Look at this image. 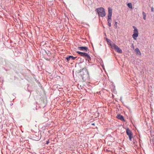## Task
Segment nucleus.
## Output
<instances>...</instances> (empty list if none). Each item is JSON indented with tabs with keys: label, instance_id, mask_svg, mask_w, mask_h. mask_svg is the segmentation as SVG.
Returning <instances> with one entry per match:
<instances>
[{
	"label": "nucleus",
	"instance_id": "nucleus-26",
	"mask_svg": "<svg viewBox=\"0 0 154 154\" xmlns=\"http://www.w3.org/2000/svg\"><path fill=\"white\" fill-rule=\"evenodd\" d=\"M78 59H81V58L80 57H78Z\"/></svg>",
	"mask_w": 154,
	"mask_h": 154
},
{
	"label": "nucleus",
	"instance_id": "nucleus-17",
	"mask_svg": "<svg viewBox=\"0 0 154 154\" xmlns=\"http://www.w3.org/2000/svg\"><path fill=\"white\" fill-rule=\"evenodd\" d=\"M77 53L79 54H80L81 56L83 52L77 51Z\"/></svg>",
	"mask_w": 154,
	"mask_h": 154
},
{
	"label": "nucleus",
	"instance_id": "nucleus-2",
	"mask_svg": "<svg viewBox=\"0 0 154 154\" xmlns=\"http://www.w3.org/2000/svg\"><path fill=\"white\" fill-rule=\"evenodd\" d=\"M110 46L112 48L115 49L117 52L119 53H122V50L115 44L113 43L112 45H110Z\"/></svg>",
	"mask_w": 154,
	"mask_h": 154
},
{
	"label": "nucleus",
	"instance_id": "nucleus-5",
	"mask_svg": "<svg viewBox=\"0 0 154 154\" xmlns=\"http://www.w3.org/2000/svg\"><path fill=\"white\" fill-rule=\"evenodd\" d=\"M138 32L137 29H134L133 32V34L132 36L134 40L137 39V37L138 36Z\"/></svg>",
	"mask_w": 154,
	"mask_h": 154
},
{
	"label": "nucleus",
	"instance_id": "nucleus-21",
	"mask_svg": "<svg viewBox=\"0 0 154 154\" xmlns=\"http://www.w3.org/2000/svg\"><path fill=\"white\" fill-rule=\"evenodd\" d=\"M133 28L134 29H137L134 26H133Z\"/></svg>",
	"mask_w": 154,
	"mask_h": 154
},
{
	"label": "nucleus",
	"instance_id": "nucleus-25",
	"mask_svg": "<svg viewBox=\"0 0 154 154\" xmlns=\"http://www.w3.org/2000/svg\"><path fill=\"white\" fill-rule=\"evenodd\" d=\"M91 125H95V124L94 123H92V124H91Z\"/></svg>",
	"mask_w": 154,
	"mask_h": 154
},
{
	"label": "nucleus",
	"instance_id": "nucleus-23",
	"mask_svg": "<svg viewBox=\"0 0 154 154\" xmlns=\"http://www.w3.org/2000/svg\"><path fill=\"white\" fill-rule=\"evenodd\" d=\"M4 69L5 71H7V70L6 69H5V68H4Z\"/></svg>",
	"mask_w": 154,
	"mask_h": 154
},
{
	"label": "nucleus",
	"instance_id": "nucleus-16",
	"mask_svg": "<svg viewBox=\"0 0 154 154\" xmlns=\"http://www.w3.org/2000/svg\"><path fill=\"white\" fill-rule=\"evenodd\" d=\"M117 22H115V23L114 24V27H115V28H117Z\"/></svg>",
	"mask_w": 154,
	"mask_h": 154
},
{
	"label": "nucleus",
	"instance_id": "nucleus-13",
	"mask_svg": "<svg viewBox=\"0 0 154 154\" xmlns=\"http://www.w3.org/2000/svg\"><path fill=\"white\" fill-rule=\"evenodd\" d=\"M142 14L143 19L144 20H146V14L144 11L143 12Z\"/></svg>",
	"mask_w": 154,
	"mask_h": 154
},
{
	"label": "nucleus",
	"instance_id": "nucleus-9",
	"mask_svg": "<svg viewBox=\"0 0 154 154\" xmlns=\"http://www.w3.org/2000/svg\"><path fill=\"white\" fill-rule=\"evenodd\" d=\"M112 13V9L110 8H108V17H111Z\"/></svg>",
	"mask_w": 154,
	"mask_h": 154
},
{
	"label": "nucleus",
	"instance_id": "nucleus-28",
	"mask_svg": "<svg viewBox=\"0 0 154 154\" xmlns=\"http://www.w3.org/2000/svg\"><path fill=\"white\" fill-rule=\"evenodd\" d=\"M91 154H93V153H91Z\"/></svg>",
	"mask_w": 154,
	"mask_h": 154
},
{
	"label": "nucleus",
	"instance_id": "nucleus-24",
	"mask_svg": "<svg viewBox=\"0 0 154 154\" xmlns=\"http://www.w3.org/2000/svg\"><path fill=\"white\" fill-rule=\"evenodd\" d=\"M104 34H105V36H106V33L105 32H104Z\"/></svg>",
	"mask_w": 154,
	"mask_h": 154
},
{
	"label": "nucleus",
	"instance_id": "nucleus-6",
	"mask_svg": "<svg viewBox=\"0 0 154 154\" xmlns=\"http://www.w3.org/2000/svg\"><path fill=\"white\" fill-rule=\"evenodd\" d=\"M78 48L80 51H87L88 50V48L87 47H79Z\"/></svg>",
	"mask_w": 154,
	"mask_h": 154
},
{
	"label": "nucleus",
	"instance_id": "nucleus-19",
	"mask_svg": "<svg viewBox=\"0 0 154 154\" xmlns=\"http://www.w3.org/2000/svg\"><path fill=\"white\" fill-rule=\"evenodd\" d=\"M153 11H154V9H153V8L152 7V8H151V11H152V12H153Z\"/></svg>",
	"mask_w": 154,
	"mask_h": 154
},
{
	"label": "nucleus",
	"instance_id": "nucleus-18",
	"mask_svg": "<svg viewBox=\"0 0 154 154\" xmlns=\"http://www.w3.org/2000/svg\"><path fill=\"white\" fill-rule=\"evenodd\" d=\"M49 143V140H48L47 141H46V144H48V143Z\"/></svg>",
	"mask_w": 154,
	"mask_h": 154
},
{
	"label": "nucleus",
	"instance_id": "nucleus-4",
	"mask_svg": "<svg viewBox=\"0 0 154 154\" xmlns=\"http://www.w3.org/2000/svg\"><path fill=\"white\" fill-rule=\"evenodd\" d=\"M81 56L83 57L86 58L87 60L88 61H89L91 60V58L88 55V54L87 53L83 52Z\"/></svg>",
	"mask_w": 154,
	"mask_h": 154
},
{
	"label": "nucleus",
	"instance_id": "nucleus-12",
	"mask_svg": "<svg viewBox=\"0 0 154 154\" xmlns=\"http://www.w3.org/2000/svg\"><path fill=\"white\" fill-rule=\"evenodd\" d=\"M111 17H108V23H111L112 22V19H111Z\"/></svg>",
	"mask_w": 154,
	"mask_h": 154
},
{
	"label": "nucleus",
	"instance_id": "nucleus-10",
	"mask_svg": "<svg viewBox=\"0 0 154 154\" xmlns=\"http://www.w3.org/2000/svg\"><path fill=\"white\" fill-rule=\"evenodd\" d=\"M117 118L118 119H120L121 120L123 121L124 122L125 121V120L124 119L123 116L120 114H119L117 115Z\"/></svg>",
	"mask_w": 154,
	"mask_h": 154
},
{
	"label": "nucleus",
	"instance_id": "nucleus-8",
	"mask_svg": "<svg viewBox=\"0 0 154 154\" xmlns=\"http://www.w3.org/2000/svg\"><path fill=\"white\" fill-rule=\"evenodd\" d=\"M76 58V57H74L72 56H69V57H66V59L68 61L70 60L71 59V60H74Z\"/></svg>",
	"mask_w": 154,
	"mask_h": 154
},
{
	"label": "nucleus",
	"instance_id": "nucleus-3",
	"mask_svg": "<svg viewBox=\"0 0 154 154\" xmlns=\"http://www.w3.org/2000/svg\"><path fill=\"white\" fill-rule=\"evenodd\" d=\"M126 133L127 135L129 136L130 140L131 141L133 137V134L129 128H127L126 129Z\"/></svg>",
	"mask_w": 154,
	"mask_h": 154
},
{
	"label": "nucleus",
	"instance_id": "nucleus-15",
	"mask_svg": "<svg viewBox=\"0 0 154 154\" xmlns=\"http://www.w3.org/2000/svg\"><path fill=\"white\" fill-rule=\"evenodd\" d=\"M127 6L130 8H132V5L131 3H128L127 4Z\"/></svg>",
	"mask_w": 154,
	"mask_h": 154
},
{
	"label": "nucleus",
	"instance_id": "nucleus-20",
	"mask_svg": "<svg viewBox=\"0 0 154 154\" xmlns=\"http://www.w3.org/2000/svg\"><path fill=\"white\" fill-rule=\"evenodd\" d=\"M108 25L109 26H110L111 25V23H108Z\"/></svg>",
	"mask_w": 154,
	"mask_h": 154
},
{
	"label": "nucleus",
	"instance_id": "nucleus-27",
	"mask_svg": "<svg viewBox=\"0 0 154 154\" xmlns=\"http://www.w3.org/2000/svg\"><path fill=\"white\" fill-rule=\"evenodd\" d=\"M120 100L121 101H122V97H121Z\"/></svg>",
	"mask_w": 154,
	"mask_h": 154
},
{
	"label": "nucleus",
	"instance_id": "nucleus-14",
	"mask_svg": "<svg viewBox=\"0 0 154 154\" xmlns=\"http://www.w3.org/2000/svg\"><path fill=\"white\" fill-rule=\"evenodd\" d=\"M106 40L107 43H109L110 45H111V41L109 39L107 38H106Z\"/></svg>",
	"mask_w": 154,
	"mask_h": 154
},
{
	"label": "nucleus",
	"instance_id": "nucleus-7",
	"mask_svg": "<svg viewBox=\"0 0 154 154\" xmlns=\"http://www.w3.org/2000/svg\"><path fill=\"white\" fill-rule=\"evenodd\" d=\"M85 72V75H88V72L87 69L85 68H83L82 69H80L79 70V72Z\"/></svg>",
	"mask_w": 154,
	"mask_h": 154
},
{
	"label": "nucleus",
	"instance_id": "nucleus-22",
	"mask_svg": "<svg viewBox=\"0 0 154 154\" xmlns=\"http://www.w3.org/2000/svg\"><path fill=\"white\" fill-rule=\"evenodd\" d=\"M82 76V79H84V77L83 76Z\"/></svg>",
	"mask_w": 154,
	"mask_h": 154
},
{
	"label": "nucleus",
	"instance_id": "nucleus-1",
	"mask_svg": "<svg viewBox=\"0 0 154 154\" xmlns=\"http://www.w3.org/2000/svg\"><path fill=\"white\" fill-rule=\"evenodd\" d=\"M99 16L103 17L105 16L106 13L104 9L102 7L98 8L96 10Z\"/></svg>",
	"mask_w": 154,
	"mask_h": 154
},
{
	"label": "nucleus",
	"instance_id": "nucleus-11",
	"mask_svg": "<svg viewBox=\"0 0 154 154\" xmlns=\"http://www.w3.org/2000/svg\"><path fill=\"white\" fill-rule=\"evenodd\" d=\"M135 51L136 53V54L139 55H141L140 52L138 48H136L135 50Z\"/></svg>",
	"mask_w": 154,
	"mask_h": 154
}]
</instances>
